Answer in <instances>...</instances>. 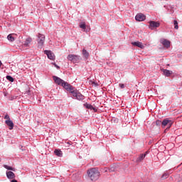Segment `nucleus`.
Masks as SVG:
<instances>
[{
  "instance_id": "f257e3e1",
  "label": "nucleus",
  "mask_w": 182,
  "mask_h": 182,
  "mask_svg": "<svg viewBox=\"0 0 182 182\" xmlns=\"http://www.w3.org/2000/svg\"><path fill=\"white\" fill-rule=\"evenodd\" d=\"M88 177H90L92 181H96V180L99 179V176H100V173L96 168H92L87 171Z\"/></svg>"
},
{
  "instance_id": "f03ea898",
  "label": "nucleus",
  "mask_w": 182,
  "mask_h": 182,
  "mask_svg": "<svg viewBox=\"0 0 182 182\" xmlns=\"http://www.w3.org/2000/svg\"><path fill=\"white\" fill-rule=\"evenodd\" d=\"M71 93L73 96V97H76L77 100H83L85 99V96L82 95L79 91L74 90L73 91H71Z\"/></svg>"
},
{
  "instance_id": "7ed1b4c3",
  "label": "nucleus",
  "mask_w": 182,
  "mask_h": 182,
  "mask_svg": "<svg viewBox=\"0 0 182 182\" xmlns=\"http://www.w3.org/2000/svg\"><path fill=\"white\" fill-rule=\"evenodd\" d=\"M166 126H168V129H170L171 126H173V121L170 120L169 119L166 118L163 120L162 122V127L164 129Z\"/></svg>"
},
{
  "instance_id": "20e7f679",
  "label": "nucleus",
  "mask_w": 182,
  "mask_h": 182,
  "mask_svg": "<svg viewBox=\"0 0 182 182\" xmlns=\"http://www.w3.org/2000/svg\"><path fill=\"white\" fill-rule=\"evenodd\" d=\"M45 42V36L39 33L38 34V48H42L43 46V43Z\"/></svg>"
},
{
  "instance_id": "39448f33",
  "label": "nucleus",
  "mask_w": 182,
  "mask_h": 182,
  "mask_svg": "<svg viewBox=\"0 0 182 182\" xmlns=\"http://www.w3.org/2000/svg\"><path fill=\"white\" fill-rule=\"evenodd\" d=\"M62 86H63V87H64V89H65V90H67L68 92H70V93H72V92H73V90H75L73 88V86L70 85V84H69L65 81Z\"/></svg>"
},
{
  "instance_id": "423d86ee",
  "label": "nucleus",
  "mask_w": 182,
  "mask_h": 182,
  "mask_svg": "<svg viewBox=\"0 0 182 182\" xmlns=\"http://www.w3.org/2000/svg\"><path fill=\"white\" fill-rule=\"evenodd\" d=\"M68 60H70V62H78L79 61V56L73 54H70L68 56Z\"/></svg>"
},
{
  "instance_id": "0eeeda50",
  "label": "nucleus",
  "mask_w": 182,
  "mask_h": 182,
  "mask_svg": "<svg viewBox=\"0 0 182 182\" xmlns=\"http://www.w3.org/2000/svg\"><path fill=\"white\" fill-rule=\"evenodd\" d=\"M53 79L55 82V83H56L57 85H59L60 86H63V83H65V81L62 79H60V77H57V76H53Z\"/></svg>"
},
{
  "instance_id": "6e6552de",
  "label": "nucleus",
  "mask_w": 182,
  "mask_h": 182,
  "mask_svg": "<svg viewBox=\"0 0 182 182\" xmlns=\"http://www.w3.org/2000/svg\"><path fill=\"white\" fill-rule=\"evenodd\" d=\"M135 19L138 22H143V21H145V19H146V16H144V14H138L135 16Z\"/></svg>"
},
{
  "instance_id": "1a4fd4ad",
  "label": "nucleus",
  "mask_w": 182,
  "mask_h": 182,
  "mask_svg": "<svg viewBox=\"0 0 182 182\" xmlns=\"http://www.w3.org/2000/svg\"><path fill=\"white\" fill-rule=\"evenodd\" d=\"M46 55H47L48 59H50V60H55V54L52 53L50 50H45L44 51Z\"/></svg>"
},
{
  "instance_id": "9d476101",
  "label": "nucleus",
  "mask_w": 182,
  "mask_h": 182,
  "mask_svg": "<svg viewBox=\"0 0 182 182\" xmlns=\"http://www.w3.org/2000/svg\"><path fill=\"white\" fill-rule=\"evenodd\" d=\"M160 26V23L156 21H150L149 22V28L150 29H154V28H159Z\"/></svg>"
},
{
  "instance_id": "9b49d317",
  "label": "nucleus",
  "mask_w": 182,
  "mask_h": 182,
  "mask_svg": "<svg viewBox=\"0 0 182 182\" xmlns=\"http://www.w3.org/2000/svg\"><path fill=\"white\" fill-rule=\"evenodd\" d=\"M132 45L133 46H136L137 48H140L141 49H144V45L141 42L136 41V42H132Z\"/></svg>"
},
{
  "instance_id": "f8f14e48",
  "label": "nucleus",
  "mask_w": 182,
  "mask_h": 182,
  "mask_svg": "<svg viewBox=\"0 0 182 182\" xmlns=\"http://www.w3.org/2000/svg\"><path fill=\"white\" fill-rule=\"evenodd\" d=\"M5 123L9 126V130H12L14 129V122L11 119L6 120Z\"/></svg>"
},
{
  "instance_id": "ddd939ff",
  "label": "nucleus",
  "mask_w": 182,
  "mask_h": 182,
  "mask_svg": "<svg viewBox=\"0 0 182 182\" xmlns=\"http://www.w3.org/2000/svg\"><path fill=\"white\" fill-rule=\"evenodd\" d=\"M6 176H7V178L12 180L15 178V173H14V172L12 171H8L6 172Z\"/></svg>"
},
{
  "instance_id": "4468645a",
  "label": "nucleus",
  "mask_w": 182,
  "mask_h": 182,
  "mask_svg": "<svg viewBox=\"0 0 182 182\" xmlns=\"http://www.w3.org/2000/svg\"><path fill=\"white\" fill-rule=\"evenodd\" d=\"M161 43H162V45L164 46H165V48H170V41H169L164 39L161 41Z\"/></svg>"
},
{
  "instance_id": "2eb2a0df",
  "label": "nucleus",
  "mask_w": 182,
  "mask_h": 182,
  "mask_svg": "<svg viewBox=\"0 0 182 182\" xmlns=\"http://www.w3.org/2000/svg\"><path fill=\"white\" fill-rule=\"evenodd\" d=\"M146 154H147V151L146 152V154H141L136 159V161L140 162V161H143V160H144V158L146 157Z\"/></svg>"
},
{
  "instance_id": "dca6fc26",
  "label": "nucleus",
  "mask_w": 182,
  "mask_h": 182,
  "mask_svg": "<svg viewBox=\"0 0 182 182\" xmlns=\"http://www.w3.org/2000/svg\"><path fill=\"white\" fill-rule=\"evenodd\" d=\"M32 42V38H27L26 41H24V46H29V43Z\"/></svg>"
},
{
  "instance_id": "f3484780",
  "label": "nucleus",
  "mask_w": 182,
  "mask_h": 182,
  "mask_svg": "<svg viewBox=\"0 0 182 182\" xmlns=\"http://www.w3.org/2000/svg\"><path fill=\"white\" fill-rule=\"evenodd\" d=\"M54 153L55 154V156H58V157H62L63 156V153H62V151L59 150V149H55L54 151Z\"/></svg>"
},
{
  "instance_id": "a211bd4d",
  "label": "nucleus",
  "mask_w": 182,
  "mask_h": 182,
  "mask_svg": "<svg viewBox=\"0 0 182 182\" xmlns=\"http://www.w3.org/2000/svg\"><path fill=\"white\" fill-rule=\"evenodd\" d=\"M85 107H87V109H90V110H94L95 112H97V109L93 107V106L90 104H86Z\"/></svg>"
},
{
  "instance_id": "6ab92c4d",
  "label": "nucleus",
  "mask_w": 182,
  "mask_h": 182,
  "mask_svg": "<svg viewBox=\"0 0 182 182\" xmlns=\"http://www.w3.org/2000/svg\"><path fill=\"white\" fill-rule=\"evenodd\" d=\"M7 39L8 41H10V42H14V41H15V37H14V34H9L7 36Z\"/></svg>"
},
{
  "instance_id": "aec40b11",
  "label": "nucleus",
  "mask_w": 182,
  "mask_h": 182,
  "mask_svg": "<svg viewBox=\"0 0 182 182\" xmlns=\"http://www.w3.org/2000/svg\"><path fill=\"white\" fill-rule=\"evenodd\" d=\"M82 55H83V56H85V58L86 59H87V58H89V52H87L85 49L82 50Z\"/></svg>"
},
{
  "instance_id": "412c9836",
  "label": "nucleus",
  "mask_w": 182,
  "mask_h": 182,
  "mask_svg": "<svg viewBox=\"0 0 182 182\" xmlns=\"http://www.w3.org/2000/svg\"><path fill=\"white\" fill-rule=\"evenodd\" d=\"M4 168H6L7 170H11V171H15V168H12L11 166H9L8 165H4Z\"/></svg>"
},
{
  "instance_id": "4be33fe9",
  "label": "nucleus",
  "mask_w": 182,
  "mask_h": 182,
  "mask_svg": "<svg viewBox=\"0 0 182 182\" xmlns=\"http://www.w3.org/2000/svg\"><path fill=\"white\" fill-rule=\"evenodd\" d=\"M164 73L165 76H168V77L170 76V75H171V73L168 70H164Z\"/></svg>"
},
{
  "instance_id": "5701e85b",
  "label": "nucleus",
  "mask_w": 182,
  "mask_h": 182,
  "mask_svg": "<svg viewBox=\"0 0 182 182\" xmlns=\"http://www.w3.org/2000/svg\"><path fill=\"white\" fill-rule=\"evenodd\" d=\"M174 29H178V22L177 20L173 21Z\"/></svg>"
},
{
  "instance_id": "b1692460",
  "label": "nucleus",
  "mask_w": 182,
  "mask_h": 182,
  "mask_svg": "<svg viewBox=\"0 0 182 182\" xmlns=\"http://www.w3.org/2000/svg\"><path fill=\"white\" fill-rule=\"evenodd\" d=\"M6 77L9 82H14V77H11V75H7Z\"/></svg>"
},
{
  "instance_id": "393cba45",
  "label": "nucleus",
  "mask_w": 182,
  "mask_h": 182,
  "mask_svg": "<svg viewBox=\"0 0 182 182\" xmlns=\"http://www.w3.org/2000/svg\"><path fill=\"white\" fill-rule=\"evenodd\" d=\"M80 28H81V29H86V24L85 23H82L81 24H80Z\"/></svg>"
},
{
  "instance_id": "a878e982",
  "label": "nucleus",
  "mask_w": 182,
  "mask_h": 182,
  "mask_svg": "<svg viewBox=\"0 0 182 182\" xmlns=\"http://www.w3.org/2000/svg\"><path fill=\"white\" fill-rule=\"evenodd\" d=\"M162 123H163V122H161V121H160V120H157V121L156 122V126H160V124H162Z\"/></svg>"
},
{
  "instance_id": "bb28decb",
  "label": "nucleus",
  "mask_w": 182,
  "mask_h": 182,
  "mask_svg": "<svg viewBox=\"0 0 182 182\" xmlns=\"http://www.w3.org/2000/svg\"><path fill=\"white\" fill-rule=\"evenodd\" d=\"M4 119H6V120H11V118L9 117V115H8V114H6L4 116Z\"/></svg>"
},
{
  "instance_id": "cd10ccee",
  "label": "nucleus",
  "mask_w": 182,
  "mask_h": 182,
  "mask_svg": "<svg viewBox=\"0 0 182 182\" xmlns=\"http://www.w3.org/2000/svg\"><path fill=\"white\" fill-rule=\"evenodd\" d=\"M119 87H121V89H124V84H119Z\"/></svg>"
},
{
  "instance_id": "c85d7f7f",
  "label": "nucleus",
  "mask_w": 182,
  "mask_h": 182,
  "mask_svg": "<svg viewBox=\"0 0 182 182\" xmlns=\"http://www.w3.org/2000/svg\"><path fill=\"white\" fill-rule=\"evenodd\" d=\"M55 68H56L57 69H60V67H59L58 65H56V63H53Z\"/></svg>"
},
{
  "instance_id": "c756f323",
  "label": "nucleus",
  "mask_w": 182,
  "mask_h": 182,
  "mask_svg": "<svg viewBox=\"0 0 182 182\" xmlns=\"http://www.w3.org/2000/svg\"><path fill=\"white\" fill-rule=\"evenodd\" d=\"M162 177H165V178H166V177H168V174L167 173H164Z\"/></svg>"
},
{
  "instance_id": "7c9ffc66",
  "label": "nucleus",
  "mask_w": 182,
  "mask_h": 182,
  "mask_svg": "<svg viewBox=\"0 0 182 182\" xmlns=\"http://www.w3.org/2000/svg\"><path fill=\"white\" fill-rule=\"evenodd\" d=\"M11 182H18V181H16V179H13L11 180Z\"/></svg>"
},
{
  "instance_id": "2f4dec72",
  "label": "nucleus",
  "mask_w": 182,
  "mask_h": 182,
  "mask_svg": "<svg viewBox=\"0 0 182 182\" xmlns=\"http://www.w3.org/2000/svg\"><path fill=\"white\" fill-rule=\"evenodd\" d=\"M2 66V62L0 60V68Z\"/></svg>"
}]
</instances>
